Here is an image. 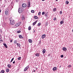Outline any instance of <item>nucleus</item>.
Listing matches in <instances>:
<instances>
[{"mask_svg":"<svg viewBox=\"0 0 73 73\" xmlns=\"http://www.w3.org/2000/svg\"><path fill=\"white\" fill-rule=\"evenodd\" d=\"M60 57L61 58H63L64 57V55H61Z\"/></svg>","mask_w":73,"mask_h":73,"instance_id":"34","label":"nucleus"},{"mask_svg":"<svg viewBox=\"0 0 73 73\" xmlns=\"http://www.w3.org/2000/svg\"><path fill=\"white\" fill-rule=\"evenodd\" d=\"M1 10H0V13H1Z\"/></svg>","mask_w":73,"mask_h":73,"instance_id":"43","label":"nucleus"},{"mask_svg":"<svg viewBox=\"0 0 73 73\" xmlns=\"http://www.w3.org/2000/svg\"><path fill=\"white\" fill-rule=\"evenodd\" d=\"M40 14H41V12H40L38 13V15H40Z\"/></svg>","mask_w":73,"mask_h":73,"instance_id":"37","label":"nucleus"},{"mask_svg":"<svg viewBox=\"0 0 73 73\" xmlns=\"http://www.w3.org/2000/svg\"><path fill=\"white\" fill-rule=\"evenodd\" d=\"M46 52V51L45 49H44L43 50H42L43 53H45Z\"/></svg>","mask_w":73,"mask_h":73,"instance_id":"16","label":"nucleus"},{"mask_svg":"<svg viewBox=\"0 0 73 73\" xmlns=\"http://www.w3.org/2000/svg\"><path fill=\"white\" fill-rule=\"evenodd\" d=\"M31 13H35V11H34L33 10H32L31 11Z\"/></svg>","mask_w":73,"mask_h":73,"instance_id":"29","label":"nucleus"},{"mask_svg":"<svg viewBox=\"0 0 73 73\" xmlns=\"http://www.w3.org/2000/svg\"><path fill=\"white\" fill-rule=\"evenodd\" d=\"M34 18L35 19H38V17L36 16H34Z\"/></svg>","mask_w":73,"mask_h":73,"instance_id":"15","label":"nucleus"},{"mask_svg":"<svg viewBox=\"0 0 73 73\" xmlns=\"http://www.w3.org/2000/svg\"><path fill=\"white\" fill-rule=\"evenodd\" d=\"M37 21H36L35 22H34L33 23V26H34V25H35V24L37 23Z\"/></svg>","mask_w":73,"mask_h":73,"instance_id":"7","label":"nucleus"},{"mask_svg":"<svg viewBox=\"0 0 73 73\" xmlns=\"http://www.w3.org/2000/svg\"><path fill=\"white\" fill-rule=\"evenodd\" d=\"M22 7L23 8H25L26 7H27V5L25 3H23L22 4Z\"/></svg>","mask_w":73,"mask_h":73,"instance_id":"5","label":"nucleus"},{"mask_svg":"<svg viewBox=\"0 0 73 73\" xmlns=\"http://www.w3.org/2000/svg\"><path fill=\"white\" fill-rule=\"evenodd\" d=\"M30 7H31V3H30V2H29L28 5L27 6H26V7L28 9H29Z\"/></svg>","mask_w":73,"mask_h":73,"instance_id":"4","label":"nucleus"},{"mask_svg":"<svg viewBox=\"0 0 73 73\" xmlns=\"http://www.w3.org/2000/svg\"><path fill=\"white\" fill-rule=\"evenodd\" d=\"M40 25H41V23H39L38 24V26H40Z\"/></svg>","mask_w":73,"mask_h":73,"instance_id":"30","label":"nucleus"},{"mask_svg":"<svg viewBox=\"0 0 73 73\" xmlns=\"http://www.w3.org/2000/svg\"><path fill=\"white\" fill-rule=\"evenodd\" d=\"M14 44H16L17 43V41L16 40H15L14 42Z\"/></svg>","mask_w":73,"mask_h":73,"instance_id":"33","label":"nucleus"},{"mask_svg":"<svg viewBox=\"0 0 73 73\" xmlns=\"http://www.w3.org/2000/svg\"><path fill=\"white\" fill-rule=\"evenodd\" d=\"M44 14H45V12L44 11L42 12V15H44Z\"/></svg>","mask_w":73,"mask_h":73,"instance_id":"32","label":"nucleus"},{"mask_svg":"<svg viewBox=\"0 0 73 73\" xmlns=\"http://www.w3.org/2000/svg\"><path fill=\"white\" fill-rule=\"evenodd\" d=\"M3 45L5 46V48H8V47L7 46V45L5 43L3 44Z\"/></svg>","mask_w":73,"mask_h":73,"instance_id":"12","label":"nucleus"},{"mask_svg":"<svg viewBox=\"0 0 73 73\" xmlns=\"http://www.w3.org/2000/svg\"><path fill=\"white\" fill-rule=\"evenodd\" d=\"M7 67H8V68H9L11 67V64H8L7 65Z\"/></svg>","mask_w":73,"mask_h":73,"instance_id":"17","label":"nucleus"},{"mask_svg":"<svg viewBox=\"0 0 73 73\" xmlns=\"http://www.w3.org/2000/svg\"><path fill=\"white\" fill-rule=\"evenodd\" d=\"M68 68H71V67H72V66H71V65H68Z\"/></svg>","mask_w":73,"mask_h":73,"instance_id":"27","label":"nucleus"},{"mask_svg":"<svg viewBox=\"0 0 73 73\" xmlns=\"http://www.w3.org/2000/svg\"><path fill=\"white\" fill-rule=\"evenodd\" d=\"M29 66H27L26 68H25L24 70V72H25V71H27L29 69Z\"/></svg>","mask_w":73,"mask_h":73,"instance_id":"3","label":"nucleus"},{"mask_svg":"<svg viewBox=\"0 0 73 73\" xmlns=\"http://www.w3.org/2000/svg\"><path fill=\"white\" fill-rule=\"evenodd\" d=\"M66 4H69V1H66Z\"/></svg>","mask_w":73,"mask_h":73,"instance_id":"31","label":"nucleus"},{"mask_svg":"<svg viewBox=\"0 0 73 73\" xmlns=\"http://www.w3.org/2000/svg\"><path fill=\"white\" fill-rule=\"evenodd\" d=\"M35 71H36L35 70L34 71V72H35Z\"/></svg>","mask_w":73,"mask_h":73,"instance_id":"48","label":"nucleus"},{"mask_svg":"<svg viewBox=\"0 0 73 73\" xmlns=\"http://www.w3.org/2000/svg\"><path fill=\"white\" fill-rule=\"evenodd\" d=\"M20 25V24H19L18 23H17L16 24L15 26L17 27H19V26Z\"/></svg>","mask_w":73,"mask_h":73,"instance_id":"9","label":"nucleus"},{"mask_svg":"<svg viewBox=\"0 0 73 73\" xmlns=\"http://www.w3.org/2000/svg\"><path fill=\"white\" fill-rule=\"evenodd\" d=\"M49 57V56H50V54H49L48 55Z\"/></svg>","mask_w":73,"mask_h":73,"instance_id":"45","label":"nucleus"},{"mask_svg":"<svg viewBox=\"0 0 73 73\" xmlns=\"http://www.w3.org/2000/svg\"><path fill=\"white\" fill-rule=\"evenodd\" d=\"M67 49L65 47H63L62 48V50L63 51H66Z\"/></svg>","mask_w":73,"mask_h":73,"instance_id":"6","label":"nucleus"},{"mask_svg":"<svg viewBox=\"0 0 73 73\" xmlns=\"http://www.w3.org/2000/svg\"><path fill=\"white\" fill-rule=\"evenodd\" d=\"M45 16H46V17L47 15H48V14H47V13H46V14L45 13Z\"/></svg>","mask_w":73,"mask_h":73,"instance_id":"38","label":"nucleus"},{"mask_svg":"<svg viewBox=\"0 0 73 73\" xmlns=\"http://www.w3.org/2000/svg\"><path fill=\"white\" fill-rule=\"evenodd\" d=\"M5 15H7L8 14V11H5Z\"/></svg>","mask_w":73,"mask_h":73,"instance_id":"25","label":"nucleus"},{"mask_svg":"<svg viewBox=\"0 0 73 73\" xmlns=\"http://www.w3.org/2000/svg\"><path fill=\"white\" fill-rule=\"evenodd\" d=\"M19 38H23V36L21 35H19Z\"/></svg>","mask_w":73,"mask_h":73,"instance_id":"20","label":"nucleus"},{"mask_svg":"<svg viewBox=\"0 0 73 73\" xmlns=\"http://www.w3.org/2000/svg\"><path fill=\"white\" fill-rule=\"evenodd\" d=\"M10 42H12V40H10Z\"/></svg>","mask_w":73,"mask_h":73,"instance_id":"42","label":"nucleus"},{"mask_svg":"<svg viewBox=\"0 0 73 73\" xmlns=\"http://www.w3.org/2000/svg\"><path fill=\"white\" fill-rule=\"evenodd\" d=\"M14 60V58H13L12 59L11 62H10L11 63L12 62V61H13V60Z\"/></svg>","mask_w":73,"mask_h":73,"instance_id":"26","label":"nucleus"},{"mask_svg":"<svg viewBox=\"0 0 73 73\" xmlns=\"http://www.w3.org/2000/svg\"><path fill=\"white\" fill-rule=\"evenodd\" d=\"M29 42L30 43H32L33 41L31 39H29Z\"/></svg>","mask_w":73,"mask_h":73,"instance_id":"10","label":"nucleus"},{"mask_svg":"<svg viewBox=\"0 0 73 73\" xmlns=\"http://www.w3.org/2000/svg\"><path fill=\"white\" fill-rule=\"evenodd\" d=\"M9 20H10V25H14L15 24V20L11 18L9 19Z\"/></svg>","mask_w":73,"mask_h":73,"instance_id":"1","label":"nucleus"},{"mask_svg":"<svg viewBox=\"0 0 73 73\" xmlns=\"http://www.w3.org/2000/svg\"><path fill=\"white\" fill-rule=\"evenodd\" d=\"M56 9H56V8H53V12H55L56 11Z\"/></svg>","mask_w":73,"mask_h":73,"instance_id":"19","label":"nucleus"},{"mask_svg":"<svg viewBox=\"0 0 73 73\" xmlns=\"http://www.w3.org/2000/svg\"><path fill=\"white\" fill-rule=\"evenodd\" d=\"M53 20L54 21H55V20H56V17H54V18Z\"/></svg>","mask_w":73,"mask_h":73,"instance_id":"35","label":"nucleus"},{"mask_svg":"<svg viewBox=\"0 0 73 73\" xmlns=\"http://www.w3.org/2000/svg\"><path fill=\"white\" fill-rule=\"evenodd\" d=\"M19 23H21V22H20Z\"/></svg>","mask_w":73,"mask_h":73,"instance_id":"51","label":"nucleus"},{"mask_svg":"<svg viewBox=\"0 0 73 73\" xmlns=\"http://www.w3.org/2000/svg\"><path fill=\"white\" fill-rule=\"evenodd\" d=\"M56 1H58V0H56Z\"/></svg>","mask_w":73,"mask_h":73,"instance_id":"50","label":"nucleus"},{"mask_svg":"<svg viewBox=\"0 0 73 73\" xmlns=\"http://www.w3.org/2000/svg\"><path fill=\"white\" fill-rule=\"evenodd\" d=\"M36 56H37V57H38L39 56V54L38 53H36Z\"/></svg>","mask_w":73,"mask_h":73,"instance_id":"23","label":"nucleus"},{"mask_svg":"<svg viewBox=\"0 0 73 73\" xmlns=\"http://www.w3.org/2000/svg\"><path fill=\"white\" fill-rule=\"evenodd\" d=\"M21 57H19L18 58V60H20L21 59Z\"/></svg>","mask_w":73,"mask_h":73,"instance_id":"28","label":"nucleus"},{"mask_svg":"<svg viewBox=\"0 0 73 73\" xmlns=\"http://www.w3.org/2000/svg\"><path fill=\"white\" fill-rule=\"evenodd\" d=\"M22 20H25V18L24 17H23L22 18Z\"/></svg>","mask_w":73,"mask_h":73,"instance_id":"36","label":"nucleus"},{"mask_svg":"<svg viewBox=\"0 0 73 73\" xmlns=\"http://www.w3.org/2000/svg\"><path fill=\"white\" fill-rule=\"evenodd\" d=\"M5 72V71L4 70H2L1 71L0 73H4Z\"/></svg>","mask_w":73,"mask_h":73,"instance_id":"14","label":"nucleus"},{"mask_svg":"<svg viewBox=\"0 0 73 73\" xmlns=\"http://www.w3.org/2000/svg\"><path fill=\"white\" fill-rule=\"evenodd\" d=\"M17 45L19 46V47H20L21 45H20V43H17Z\"/></svg>","mask_w":73,"mask_h":73,"instance_id":"13","label":"nucleus"},{"mask_svg":"<svg viewBox=\"0 0 73 73\" xmlns=\"http://www.w3.org/2000/svg\"><path fill=\"white\" fill-rule=\"evenodd\" d=\"M60 14H62V11H60Z\"/></svg>","mask_w":73,"mask_h":73,"instance_id":"40","label":"nucleus"},{"mask_svg":"<svg viewBox=\"0 0 73 73\" xmlns=\"http://www.w3.org/2000/svg\"><path fill=\"white\" fill-rule=\"evenodd\" d=\"M31 26H29L28 28V30L29 31H31Z\"/></svg>","mask_w":73,"mask_h":73,"instance_id":"22","label":"nucleus"},{"mask_svg":"<svg viewBox=\"0 0 73 73\" xmlns=\"http://www.w3.org/2000/svg\"><path fill=\"white\" fill-rule=\"evenodd\" d=\"M42 0V1H45V0Z\"/></svg>","mask_w":73,"mask_h":73,"instance_id":"47","label":"nucleus"},{"mask_svg":"<svg viewBox=\"0 0 73 73\" xmlns=\"http://www.w3.org/2000/svg\"><path fill=\"white\" fill-rule=\"evenodd\" d=\"M53 71H54L55 70H57V67H54L53 68Z\"/></svg>","mask_w":73,"mask_h":73,"instance_id":"11","label":"nucleus"},{"mask_svg":"<svg viewBox=\"0 0 73 73\" xmlns=\"http://www.w3.org/2000/svg\"><path fill=\"white\" fill-rule=\"evenodd\" d=\"M22 12H23V10H22V9H21V8H19L18 9V12H19V13H20V14H21V13H22Z\"/></svg>","mask_w":73,"mask_h":73,"instance_id":"2","label":"nucleus"},{"mask_svg":"<svg viewBox=\"0 0 73 73\" xmlns=\"http://www.w3.org/2000/svg\"><path fill=\"white\" fill-rule=\"evenodd\" d=\"M6 71L7 72H9V69H6Z\"/></svg>","mask_w":73,"mask_h":73,"instance_id":"21","label":"nucleus"},{"mask_svg":"<svg viewBox=\"0 0 73 73\" xmlns=\"http://www.w3.org/2000/svg\"><path fill=\"white\" fill-rule=\"evenodd\" d=\"M13 28H15V27H14Z\"/></svg>","mask_w":73,"mask_h":73,"instance_id":"52","label":"nucleus"},{"mask_svg":"<svg viewBox=\"0 0 73 73\" xmlns=\"http://www.w3.org/2000/svg\"><path fill=\"white\" fill-rule=\"evenodd\" d=\"M0 37H1V35H0Z\"/></svg>","mask_w":73,"mask_h":73,"instance_id":"49","label":"nucleus"},{"mask_svg":"<svg viewBox=\"0 0 73 73\" xmlns=\"http://www.w3.org/2000/svg\"><path fill=\"white\" fill-rule=\"evenodd\" d=\"M63 23H64L63 21H61L60 22V25H62V24H63Z\"/></svg>","mask_w":73,"mask_h":73,"instance_id":"18","label":"nucleus"},{"mask_svg":"<svg viewBox=\"0 0 73 73\" xmlns=\"http://www.w3.org/2000/svg\"><path fill=\"white\" fill-rule=\"evenodd\" d=\"M15 1H16V2H18V1H19V0H15Z\"/></svg>","mask_w":73,"mask_h":73,"instance_id":"39","label":"nucleus"},{"mask_svg":"<svg viewBox=\"0 0 73 73\" xmlns=\"http://www.w3.org/2000/svg\"><path fill=\"white\" fill-rule=\"evenodd\" d=\"M15 61H14L13 62V64H15Z\"/></svg>","mask_w":73,"mask_h":73,"instance_id":"41","label":"nucleus"},{"mask_svg":"<svg viewBox=\"0 0 73 73\" xmlns=\"http://www.w3.org/2000/svg\"><path fill=\"white\" fill-rule=\"evenodd\" d=\"M17 33H21V31H18L17 32Z\"/></svg>","mask_w":73,"mask_h":73,"instance_id":"24","label":"nucleus"},{"mask_svg":"<svg viewBox=\"0 0 73 73\" xmlns=\"http://www.w3.org/2000/svg\"><path fill=\"white\" fill-rule=\"evenodd\" d=\"M33 32H34V33L35 32V30H34V31Z\"/></svg>","mask_w":73,"mask_h":73,"instance_id":"44","label":"nucleus"},{"mask_svg":"<svg viewBox=\"0 0 73 73\" xmlns=\"http://www.w3.org/2000/svg\"><path fill=\"white\" fill-rule=\"evenodd\" d=\"M0 41H3V40H0Z\"/></svg>","mask_w":73,"mask_h":73,"instance_id":"46","label":"nucleus"},{"mask_svg":"<svg viewBox=\"0 0 73 73\" xmlns=\"http://www.w3.org/2000/svg\"><path fill=\"white\" fill-rule=\"evenodd\" d=\"M46 36V35H45V34L43 35L42 36V38H44Z\"/></svg>","mask_w":73,"mask_h":73,"instance_id":"8","label":"nucleus"}]
</instances>
